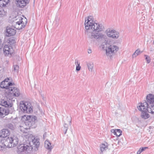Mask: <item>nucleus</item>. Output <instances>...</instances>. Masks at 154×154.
Returning <instances> with one entry per match:
<instances>
[{"label":"nucleus","mask_w":154,"mask_h":154,"mask_svg":"<svg viewBox=\"0 0 154 154\" xmlns=\"http://www.w3.org/2000/svg\"><path fill=\"white\" fill-rule=\"evenodd\" d=\"M42 97L43 99V100H45V99H44V97H43V96H42Z\"/></svg>","instance_id":"4c0bfd02"},{"label":"nucleus","mask_w":154,"mask_h":154,"mask_svg":"<svg viewBox=\"0 0 154 154\" xmlns=\"http://www.w3.org/2000/svg\"><path fill=\"white\" fill-rule=\"evenodd\" d=\"M81 66L80 65H77L76 66V70L77 71H79L80 70Z\"/></svg>","instance_id":"72a5a7b5"},{"label":"nucleus","mask_w":154,"mask_h":154,"mask_svg":"<svg viewBox=\"0 0 154 154\" xmlns=\"http://www.w3.org/2000/svg\"><path fill=\"white\" fill-rule=\"evenodd\" d=\"M9 79L7 78L0 83V87L2 88H5L8 90V93L15 97H18L20 94L19 90L14 87V83L9 82Z\"/></svg>","instance_id":"7ed1b4c3"},{"label":"nucleus","mask_w":154,"mask_h":154,"mask_svg":"<svg viewBox=\"0 0 154 154\" xmlns=\"http://www.w3.org/2000/svg\"><path fill=\"white\" fill-rule=\"evenodd\" d=\"M66 120L68 121V122H69V125H71V118L69 117H67L66 118Z\"/></svg>","instance_id":"2f4dec72"},{"label":"nucleus","mask_w":154,"mask_h":154,"mask_svg":"<svg viewBox=\"0 0 154 154\" xmlns=\"http://www.w3.org/2000/svg\"><path fill=\"white\" fill-rule=\"evenodd\" d=\"M91 53V50L89 49L88 51V53L89 54Z\"/></svg>","instance_id":"e433bc0d"},{"label":"nucleus","mask_w":154,"mask_h":154,"mask_svg":"<svg viewBox=\"0 0 154 154\" xmlns=\"http://www.w3.org/2000/svg\"><path fill=\"white\" fill-rule=\"evenodd\" d=\"M101 47L103 50H106V54L109 57L112 56V54L116 52L119 49L117 46L110 45L106 41L102 43Z\"/></svg>","instance_id":"39448f33"},{"label":"nucleus","mask_w":154,"mask_h":154,"mask_svg":"<svg viewBox=\"0 0 154 154\" xmlns=\"http://www.w3.org/2000/svg\"><path fill=\"white\" fill-rule=\"evenodd\" d=\"M8 42L11 45H12L15 42V40L14 38L12 37L9 38L8 40Z\"/></svg>","instance_id":"5701e85b"},{"label":"nucleus","mask_w":154,"mask_h":154,"mask_svg":"<svg viewBox=\"0 0 154 154\" xmlns=\"http://www.w3.org/2000/svg\"><path fill=\"white\" fill-rule=\"evenodd\" d=\"M141 53V52H140V51L139 49H138L133 54L132 57H135Z\"/></svg>","instance_id":"393cba45"},{"label":"nucleus","mask_w":154,"mask_h":154,"mask_svg":"<svg viewBox=\"0 0 154 154\" xmlns=\"http://www.w3.org/2000/svg\"><path fill=\"white\" fill-rule=\"evenodd\" d=\"M27 120L25 122L24 127L20 126V130L23 132H25L26 130L35 128L36 126L37 117L34 116H29L26 117Z\"/></svg>","instance_id":"20e7f679"},{"label":"nucleus","mask_w":154,"mask_h":154,"mask_svg":"<svg viewBox=\"0 0 154 154\" xmlns=\"http://www.w3.org/2000/svg\"><path fill=\"white\" fill-rule=\"evenodd\" d=\"M44 146L46 149L50 150H51L53 147V146L51 145V143L48 140L45 141Z\"/></svg>","instance_id":"f3484780"},{"label":"nucleus","mask_w":154,"mask_h":154,"mask_svg":"<svg viewBox=\"0 0 154 154\" xmlns=\"http://www.w3.org/2000/svg\"><path fill=\"white\" fill-rule=\"evenodd\" d=\"M10 134V131L7 129H4L0 131V137L2 138L6 137Z\"/></svg>","instance_id":"2eb2a0df"},{"label":"nucleus","mask_w":154,"mask_h":154,"mask_svg":"<svg viewBox=\"0 0 154 154\" xmlns=\"http://www.w3.org/2000/svg\"><path fill=\"white\" fill-rule=\"evenodd\" d=\"M32 142L33 144L34 147L36 148V150H37L38 148L39 147L40 144L39 142L35 139L32 140Z\"/></svg>","instance_id":"412c9836"},{"label":"nucleus","mask_w":154,"mask_h":154,"mask_svg":"<svg viewBox=\"0 0 154 154\" xmlns=\"http://www.w3.org/2000/svg\"><path fill=\"white\" fill-rule=\"evenodd\" d=\"M107 143L106 144L103 143L100 145V151L102 153L108 149V146L107 145Z\"/></svg>","instance_id":"4be33fe9"},{"label":"nucleus","mask_w":154,"mask_h":154,"mask_svg":"<svg viewBox=\"0 0 154 154\" xmlns=\"http://www.w3.org/2000/svg\"><path fill=\"white\" fill-rule=\"evenodd\" d=\"M6 127L8 128L11 130H13L14 129V125L11 123H8L6 125Z\"/></svg>","instance_id":"a878e982"},{"label":"nucleus","mask_w":154,"mask_h":154,"mask_svg":"<svg viewBox=\"0 0 154 154\" xmlns=\"http://www.w3.org/2000/svg\"><path fill=\"white\" fill-rule=\"evenodd\" d=\"M18 139L17 137L10 138L8 137L6 140H3L5 146L9 148L16 146L18 144Z\"/></svg>","instance_id":"6e6552de"},{"label":"nucleus","mask_w":154,"mask_h":154,"mask_svg":"<svg viewBox=\"0 0 154 154\" xmlns=\"http://www.w3.org/2000/svg\"><path fill=\"white\" fill-rule=\"evenodd\" d=\"M87 66L89 70H91V71H92L93 67V64L91 63H88L87 64Z\"/></svg>","instance_id":"c85d7f7f"},{"label":"nucleus","mask_w":154,"mask_h":154,"mask_svg":"<svg viewBox=\"0 0 154 154\" xmlns=\"http://www.w3.org/2000/svg\"><path fill=\"white\" fill-rule=\"evenodd\" d=\"M46 133H45L44 134H43V138L45 139V137H46Z\"/></svg>","instance_id":"c9c22d12"},{"label":"nucleus","mask_w":154,"mask_h":154,"mask_svg":"<svg viewBox=\"0 0 154 154\" xmlns=\"http://www.w3.org/2000/svg\"><path fill=\"white\" fill-rule=\"evenodd\" d=\"M4 145V144L2 146L0 145V151L2 150L5 148V147L6 146H5Z\"/></svg>","instance_id":"473e14b6"},{"label":"nucleus","mask_w":154,"mask_h":154,"mask_svg":"<svg viewBox=\"0 0 154 154\" xmlns=\"http://www.w3.org/2000/svg\"><path fill=\"white\" fill-rule=\"evenodd\" d=\"M23 19V18H21V19H20L19 21L16 22L15 25V28L17 29L20 30L24 28L26 26L27 22H26L25 25L24 23L23 22L22 20Z\"/></svg>","instance_id":"ddd939ff"},{"label":"nucleus","mask_w":154,"mask_h":154,"mask_svg":"<svg viewBox=\"0 0 154 154\" xmlns=\"http://www.w3.org/2000/svg\"><path fill=\"white\" fill-rule=\"evenodd\" d=\"M29 143L22 144L17 147V152L18 154H26L30 153V151L32 150L33 147L31 146H30Z\"/></svg>","instance_id":"0eeeda50"},{"label":"nucleus","mask_w":154,"mask_h":154,"mask_svg":"<svg viewBox=\"0 0 154 154\" xmlns=\"http://www.w3.org/2000/svg\"><path fill=\"white\" fill-rule=\"evenodd\" d=\"M20 111L24 113H30L33 111L32 106L30 103L28 102L22 101L20 102Z\"/></svg>","instance_id":"423d86ee"},{"label":"nucleus","mask_w":154,"mask_h":154,"mask_svg":"<svg viewBox=\"0 0 154 154\" xmlns=\"http://www.w3.org/2000/svg\"><path fill=\"white\" fill-rule=\"evenodd\" d=\"M120 133L119 132H117V134H119Z\"/></svg>","instance_id":"58836bf2"},{"label":"nucleus","mask_w":154,"mask_h":154,"mask_svg":"<svg viewBox=\"0 0 154 154\" xmlns=\"http://www.w3.org/2000/svg\"><path fill=\"white\" fill-rule=\"evenodd\" d=\"M9 1L10 0H0V7H6Z\"/></svg>","instance_id":"aec40b11"},{"label":"nucleus","mask_w":154,"mask_h":154,"mask_svg":"<svg viewBox=\"0 0 154 154\" xmlns=\"http://www.w3.org/2000/svg\"><path fill=\"white\" fill-rule=\"evenodd\" d=\"M5 14V12L2 7H0V17H3Z\"/></svg>","instance_id":"cd10ccee"},{"label":"nucleus","mask_w":154,"mask_h":154,"mask_svg":"<svg viewBox=\"0 0 154 154\" xmlns=\"http://www.w3.org/2000/svg\"><path fill=\"white\" fill-rule=\"evenodd\" d=\"M63 130L64 132V134H66V133L68 129V125L67 124L65 123L63 126L62 127Z\"/></svg>","instance_id":"b1692460"},{"label":"nucleus","mask_w":154,"mask_h":154,"mask_svg":"<svg viewBox=\"0 0 154 154\" xmlns=\"http://www.w3.org/2000/svg\"><path fill=\"white\" fill-rule=\"evenodd\" d=\"M146 101L143 103H141L140 105L137 106L139 110L141 112V117L143 119H146L149 117V115L147 113L148 112L147 106L148 104H150L154 102V95L152 94H149L146 97Z\"/></svg>","instance_id":"f03ea898"},{"label":"nucleus","mask_w":154,"mask_h":154,"mask_svg":"<svg viewBox=\"0 0 154 154\" xmlns=\"http://www.w3.org/2000/svg\"><path fill=\"white\" fill-rule=\"evenodd\" d=\"M93 19V17L91 16H89L85 19L84 25L85 29L87 30L91 29L93 31L90 34L88 35V37L91 39H102L104 38V35L99 32L103 31L104 29V27L102 24L94 23Z\"/></svg>","instance_id":"f257e3e1"},{"label":"nucleus","mask_w":154,"mask_h":154,"mask_svg":"<svg viewBox=\"0 0 154 154\" xmlns=\"http://www.w3.org/2000/svg\"><path fill=\"white\" fill-rule=\"evenodd\" d=\"M18 7L23 8L28 4L30 0H15Z\"/></svg>","instance_id":"9d476101"},{"label":"nucleus","mask_w":154,"mask_h":154,"mask_svg":"<svg viewBox=\"0 0 154 154\" xmlns=\"http://www.w3.org/2000/svg\"><path fill=\"white\" fill-rule=\"evenodd\" d=\"M9 110L8 108H4L0 107V117H4L9 114Z\"/></svg>","instance_id":"4468645a"},{"label":"nucleus","mask_w":154,"mask_h":154,"mask_svg":"<svg viewBox=\"0 0 154 154\" xmlns=\"http://www.w3.org/2000/svg\"><path fill=\"white\" fill-rule=\"evenodd\" d=\"M14 71L15 72H17L19 69V66L17 65H14L13 66Z\"/></svg>","instance_id":"7c9ffc66"},{"label":"nucleus","mask_w":154,"mask_h":154,"mask_svg":"<svg viewBox=\"0 0 154 154\" xmlns=\"http://www.w3.org/2000/svg\"><path fill=\"white\" fill-rule=\"evenodd\" d=\"M111 132L113 133L115 135H116L117 137H119L122 134V131L120 129H111Z\"/></svg>","instance_id":"6ab92c4d"},{"label":"nucleus","mask_w":154,"mask_h":154,"mask_svg":"<svg viewBox=\"0 0 154 154\" xmlns=\"http://www.w3.org/2000/svg\"><path fill=\"white\" fill-rule=\"evenodd\" d=\"M6 31V35L8 37L15 35L16 32V30L9 26L7 27Z\"/></svg>","instance_id":"9b49d317"},{"label":"nucleus","mask_w":154,"mask_h":154,"mask_svg":"<svg viewBox=\"0 0 154 154\" xmlns=\"http://www.w3.org/2000/svg\"><path fill=\"white\" fill-rule=\"evenodd\" d=\"M153 103L152 102L150 104L149 103L148 106L147 107L148 109V112L154 114V105L153 104Z\"/></svg>","instance_id":"a211bd4d"},{"label":"nucleus","mask_w":154,"mask_h":154,"mask_svg":"<svg viewBox=\"0 0 154 154\" xmlns=\"http://www.w3.org/2000/svg\"><path fill=\"white\" fill-rule=\"evenodd\" d=\"M106 32L108 36L114 39H117L119 36V33L114 29H108Z\"/></svg>","instance_id":"1a4fd4ad"},{"label":"nucleus","mask_w":154,"mask_h":154,"mask_svg":"<svg viewBox=\"0 0 154 154\" xmlns=\"http://www.w3.org/2000/svg\"><path fill=\"white\" fill-rule=\"evenodd\" d=\"M144 57H145V60L146 61L147 63H150L151 61V59L150 57L147 55H145Z\"/></svg>","instance_id":"c756f323"},{"label":"nucleus","mask_w":154,"mask_h":154,"mask_svg":"<svg viewBox=\"0 0 154 154\" xmlns=\"http://www.w3.org/2000/svg\"><path fill=\"white\" fill-rule=\"evenodd\" d=\"M0 105L5 107V108H8L9 107H11L12 106V104L11 103L5 100H2L0 102Z\"/></svg>","instance_id":"dca6fc26"},{"label":"nucleus","mask_w":154,"mask_h":154,"mask_svg":"<svg viewBox=\"0 0 154 154\" xmlns=\"http://www.w3.org/2000/svg\"><path fill=\"white\" fill-rule=\"evenodd\" d=\"M148 149L147 147L140 148L139 149L138 151L137 152V154H140L143 151L145 150V149Z\"/></svg>","instance_id":"bb28decb"},{"label":"nucleus","mask_w":154,"mask_h":154,"mask_svg":"<svg viewBox=\"0 0 154 154\" xmlns=\"http://www.w3.org/2000/svg\"><path fill=\"white\" fill-rule=\"evenodd\" d=\"M4 53L5 55H11L13 52L12 47L8 45H5L3 49Z\"/></svg>","instance_id":"f8f14e48"},{"label":"nucleus","mask_w":154,"mask_h":154,"mask_svg":"<svg viewBox=\"0 0 154 154\" xmlns=\"http://www.w3.org/2000/svg\"><path fill=\"white\" fill-rule=\"evenodd\" d=\"M75 64L76 65V66L77 65H80V63L78 61V60H75Z\"/></svg>","instance_id":"f704fd0d"}]
</instances>
